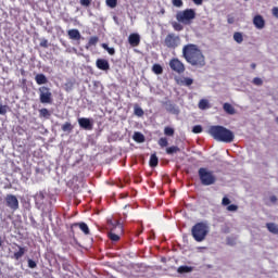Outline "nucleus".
I'll list each match as a JSON object with an SVG mask.
<instances>
[{"label":"nucleus","mask_w":278,"mask_h":278,"mask_svg":"<svg viewBox=\"0 0 278 278\" xmlns=\"http://www.w3.org/2000/svg\"><path fill=\"white\" fill-rule=\"evenodd\" d=\"M182 58L186 62L195 68H203L205 66V55L199 49V46L189 43L182 48Z\"/></svg>","instance_id":"obj_1"},{"label":"nucleus","mask_w":278,"mask_h":278,"mask_svg":"<svg viewBox=\"0 0 278 278\" xmlns=\"http://www.w3.org/2000/svg\"><path fill=\"white\" fill-rule=\"evenodd\" d=\"M208 132L214 138V140H217V142H226L227 144L233 142L236 138L233 131L225 128L224 126H211Z\"/></svg>","instance_id":"obj_2"},{"label":"nucleus","mask_w":278,"mask_h":278,"mask_svg":"<svg viewBox=\"0 0 278 278\" xmlns=\"http://www.w3.org/2000/svg\"><path fill=\"white\" fill-rule=\"evenodd\" d=\"M207 233H210V228L205 223H197L191 228V236L193 237V240H195V242H203V240L207 238Z\"/></svg>","instance_id":"obj_3"},{"label":"nucleus","mask_w":278,"mask_h":278,"mask_svg":"<svg viewBox=\"0 0 278 278\" xmlns=\"http://www.w3.org/2000/svg\"><path fill=\"white\" fill-rule=\"evenodd\" d=\"M108 225L111 229L109 238L112 242H118L121 240V233H123V225L118 219H108Z\"/></svg>","instance_id":"obj_4"},{"label":"nucleus","mask_w":278,"mask_h":278,"mask_svg":"<svg viewBox=\"0 0 278 278\" xmlns=\"http://www.w3.org/2000/svg\"><path fill=\"white\" fill-rule=\"evenodd\" d=\"M195 18L197 11H194V9H186L184 11H179L176 14V20L182 25H192V21H194Z\"/></svg>","instance_id":"obj_5"},{"label":"nucleus","mask_w":278,"mask_h":278,"mask_svg":"<svg viewBox=\"0 0 278 278\" xmlns=\"http://www.w3.org/2000/svg\"><path fill=\"white\" fill-rule=\"evenodd\" d=\"M198 175L202 186H214V184H216V176H214V173L207 170L205 167H201L198 170Z\"/></svg>","instance_id":"obj_6"},{"label":"nucleus","mask_w":278,"mask_h":278,"mask_svg":"<svg viewBox=\"0 0 278 278\" xmlns=\"http://www.w3.org/2000/svg\"><path fill=\"white\" fill-rule=\"evenodd\" d=\"M39 101L43 104L53 103V93H51V89L49 87H40L39 88Z\"/></svg>","instance_id":"obj_7"},{"label":"nucleus","mask_w":278,"mask_h":278,"mask_svg":"<svg viewBox=\"0 0 278 278\" xmlns=\"http://www.w3.org/2000/svg\"><path fill=\"white\" fill-rule=\"evenodd\" d=\"M11 249L13 251L11 254V260H14L15 262H20V260L25 256V253H27V248L22 247L18 243H13Z\"/></svg>","instance_id":"obj_8"},{"label":"nucleus","mask_w":278,"mask_h":278,"mask_svg":"<svg viewBox=\"0 0 278 278\" xmlns=\"http://www.w3.org/2000/svg\"><path fill=\"white\" fill-rule=\"evenodd\" d=\"M169 68L178 75H182V73H186V65L177 58H173L169 61Z\"/></svg>","instance_id":"obj_9"},{"label":"nucleus","mask_w":278,"mask_h":278,"mask_svg":"<svg viewBox=\"0 0 278 278\" xmlns=\"http://www.w3.org/2000/svg\"><path fill=\"white\" fill-rule=\"evenodd\" d=\"M180 42L181 39L179 38V36H176L175 34H168L164 40V45L165 47H167V49H177Z\"/></svg>","instance_id":"obj_10"},{"label":"nucleus","mask_w":278,"mask_h":278,"mask_svg":"<svg viewBox=\"0 0 278 278\" xmlns=\"http://www.w3.org/2000/svg\"><path fill=\"white\" fill-rule=\"evenodd\" d=\"M4 201H5L7 207H9L10 211L16 212V210H18L20 203H18V198H16V195L12 193L7 194L4 198Z\"/></svg>","instance_id":"obj_11"},{"label":"nucleus","mask_w":278,"mask_h":278,"mask_svg":"<svg viewBox=\"0 0 278 278\" xmlns=\"http://www.w3.org/2000/svg\"><path fill=\"white\" fill-rule=\"evenodd\" d=\"M79 227V229L85 233V236H90V228L88 227V224L80 222V223H74L71 225V231L72 233H75V228Z\"/></svg>","instance_id":"obj_12"},{"label":"nucleus","mask_w":278,"mask_h":278,"mask_svg":"<svg viewBox=\"0 0 278 278\" xmlns=\"http://www.w3.org/2000/svg\"><path fill=\"white\" fill-rule=\"evenodd\" d=\"M78 125L81 127V129H86L87 131H92V121L88 117H80L78 118Z\"/></svg>","instance_id":"obj_13"},{"label":"nucleus","mask_w":278,"mask_h":278,"mask_svg":"<svg viewBox=\"0 0 278 278\" xmlns=\"http://www.w3.org/2000/svg\"><path fill=\"white\" fill-rule=\"evenodd\" d=\"M253 25L256 29H264V27H266V21L262 15H255L253 18Z\"/></svg>","instance_id":"obj_14"},{"label":"nucleus","mask_w":278,"mask_h":278,"mask_svg":"<svg viewBox=\"0 0 278 278\" xmlns=\"http://www.w3.org/2000/svg\"><path fill=\"white\" fill-rule=\"evenodd\" d=\"M128 42L130 47H139L140 46V35L138 33H132L128 36Z\"/></svg>","instance_id":"obj_15"},{"label":"nucleus","mask_w":278,"mask_h":278,"mask_svg":"<svg viewBox=\"0 0 278 278\" xmlns=\"http://www.w3.org/2000/svg\"><path fill=\"white\" fill-rule=\"evenodd\" d=\"M96 66L99 71H110V62L105 59H98L96 61Z\"/></svg>","instance_id":"obj_16"},{"label":"nucleus","mask_w":278,"mask_h":278,"mask_svg":"<svg viewBox=\"0 0 278 278\" xmlns=\"http://www.w3.org/2000/svg\"><path fill=\"white\" fill-rule=\"evenodd\" d=\"M165 110L169 112V114H179V108L172 102H165Z\"/></svg>","instance_id":"obj_17"},{"label":"nucleus","mask_w":278,"mask_h":278,"mask_svg":"<svg viewBox=\"0 0 278 278\" xmlns=\"http://www.w3.org/2000/svg\"><path fill=\"white\" fill-rule=\"evenodd\" d=\"M67 36L71 40H81V34L79 33L78 29H70L67 31Z\"/></svg>","instance_id":"obj_18"},{"label":"nucleus","mask_w":278,"mask_h":278,"mask_svg":"<svg viewBox=\"0 0 278 278\" xmlns=\"http://www.w3.org/2000/svg\"><path fill=\"white\" fill-rule=\"evenodd\" d=\"M35 81L38 86H42L45 84H48L49 79H47V76L45 74H37L35 76Z\"/></svg>","instance_id":"obj_19"},{"label":"nucleus","mask_w":278,"mask_h":278,"mask_svg":"<svg viewBox=\"0 0 278 278\" xmlns=\"http://www.w3.org/2000/svg\"><path fill=\"white\" fill-rule=\"evenodd\" d=\"M266 227L269 233H274V236H278V225L275 223H267Z\"/></svg>","instance_id":"obj_20"},{"label":"nucleus","mask_w":278,"mask_h":278,"mask_svg":"<svg viewBox=\"0 0 278 278\" xmlns=\"http://www.w3.org/2000/svg\"><path fill=\"white\" fill-rule=\"evenodd\" d=\"M192 270H194V267L184 265L178 267L177 273H179V275H185L186 273H192Z\"/></svg>","instance_id":"obj_21"},{"label":"nucleus","mask_w":278,"mask_h":278,"mask_svg":"<svg viewBox=\"0 0 278 278\" xmlns=\"http://www.w3.org/2000/svg\"><path fill=\"white\" fill-rule=\"evenodd\" d=\"M223 109L226 112V114H230L231 116L236 114V109L233 108V105L229 104L228 102L224 103Z\"/></svg>","instance_id":"obj_22"},{"label":"nucleus","mask_w":278,"mask_h":278,"mask_svg":"<svg viewBox=\"0 0 278 278\" xmlns=\"http://www.w3.org/2000/svg\"><path fill=\"white\" fill-rule=\"evenodd\" d=\"M132 139L135 142L142 143L144 142V135L140 131H136L132 136Z\"/></svg>","instance_id":"obj_23"},{"label":"nucleus","mask_w":278,"mask_h":278,"mask_svg":"<svg viewBox=\"0 0 278 278\" xmlns=\"http://www.w3.org/2000/svg\"><path fill=\"white\" fill-rule=\"evenodd\" d=\"M149 164L151 168H155V166L160 164V159H157V154H151Z\"/></svg>","instance_id":"obj_24"},{"label":"nucleus","mask_w":278,"mask_h":278,"mask_svg":"<svg viewBox=\"0 0 278 278\" xmlns=\"http://www.w3.org/2000/svg\"><path fill=\"white\" fill-rule=\"evenodd\" d=\"M233 40H235V42H237L238 45H242V42H244V36H242V33L236 31V33L233 34Z\"/></svg>","instance_id":"obj_25"},{"label":"nucleus","mask_w":278,"mask_h":278,"mask_svg":"<svg viewBox=\"0 0 278 278\" xmlns=\"http://www.w3.org/2000/svg\"><path fill=\"white\" fill-rule=\"evenodd\" d=\"M98 42H99V37L97 36L90 37L88 43L86 45V49H88L89 47H97Z\"/></svg>","instance_id":"obj_26"},{"label":"nucleus","mask_w":278,"mask_h":278,"mask_svg":"<svg viewBox=\"0 0 278 278\" xmlns=\"http://www.w3.org/2000/svg\"><path fill=\"white\" fill-rule=\"evenodd\" d=\"M179 151H181V149H179V147L177 146H172L169 148H166L167 155H175V153H179Z\"/></svg>","instance_id":"obj_27"},{"label":"nucleus","mask_w":278,"mask_h":278,"mask_svg":"<svg viewBox=\"0 0 278 278\" xmlns=\"http://www.w3.org/2000/svg\"><path fill=\"white\" fill-rule=\"evenodd\" d=\"M194 84V79L190 77H184L180 79V85L181 86H192Z\"/></svg>","instance_id":"obj_28"},{"label":"nucleus","mask_w":278,"mask_h":278,"mask_svg":"<svg viewBox=\"0 0 278 278\" xmlns=\"http://www.w3.org/2000/svg\"><path fill=\"white\" fill-rule=\"evenodd\" d=\"M198 108L200 110H208L210 108V101H207L206 99H202L200 100L199 104H198Z\"/></svg>","instance_id":"obj_29"},{"label":"nucleus","mask_w":278,"mask_h":278,"mask_svg":"<svg viewBox=\"0 0 278 278\" xmlns=\"http://www.w3.org/2000/svg\"><path fill=\"white\" fill-rule=\"evenodd\" d=\"M152 72L155 74V75H162L164 73V68L162 67V65L160 64H154L152 66Z\"/></svg>","instance_id":"obj_30"},{"label":"nucleus","mask_w":278,"mask_h":278,"mask_svg":"<svg viewBox=\"0 0 278 278\" xmlns=\"http://www.w3.org/2000/svg\"><path fill=\"white\" fill-rule=\"evenodd\" d=\"M51 112H49L47 109H40L39 110V118H50Z\"/></svg>","instance_id":"obj_31"},{"label":"nucleus","mask_w":278,"mask_h":278,"mask_svg":"<svg viewBox=\"0 0 278 278\" xmlns=\"http://www.w3.org/2000/svg\"><path fill=\"white\" fill-rule=\"evenodd\" d=\"M61 129L62 131H67L68 134H71V131H73V124L66 122L61 126Z\"/></svg>","instance_id":"obj_32"},{"label":"nucleus","mask_w":278,"mask_h":278,"mask_svg":"<svg viewBox=\"0 0 278 278\" xmlns=\"http://www.w3.org/2000/svg\"><path fill=\"white\" fill-rule=\"evenodd\" d=\"M157 144L161 149H164V147H168V139L166 137H162L159 139Z\"/></svg>","instance_id":"obj_33"},{"label":"nucleus","mask_w":278,"mask_h":278,"mask_svg":"<svg viewBox=\"0 0 278 278\" xmlns=\"http://www.w3.org/2000/svg\"><path fill=\"white\" fill-rule=\"evenodd\" d=\"M102 48L108 51L109 55H114L116 53V50L108 46V43H102Z\"/></svg>","instance_id":"obj_34"},{"label":"nucleus","mask_w":278,"mask_h":278,"mask_svg":"<svg viewBox=\"0 0 278 278\" xmlns=\"http://www.w3.org/2000/svg\"><path fill=\"white\" fill-rule=\"evenodd\" d=\"M164 135L165 136H175V129L167 126V127L164 128Z\"/></svg>","instance_id":"obj_35"},{"label":"nucleus","mask_w":278,"mask_h":278,"mask_svg":"<svg viewBox=\"0 0 278 278\" xmlns=\"http://www.w3.org/2000/svg\"><path fill=\"white\" fill-rule=\"evenodd\" d=\"M43 201H45V192L40 191L36 195V203L38 205V203H42Z\"/></svg>","instance_id":"obj_36"},{"label":"nucleus","mask_w":278,"mask_h":278,"mask_svg":"<svg viewBox=\"0 0 278 278\" xmlns=\"http://www.w3.org/2000/svg\"><path fill=\"white\" fill-rule=\"evenodd\" d=\"M134 112H135L136 116H144V111L142 110V108H140L138 105L135 106Z\"/></svg>","instance_id":"obj_37"},{"label":"nucleus","mask_w":278,"mask_h":278,"mask_svg":"<svg viewBox=\"0 0 278 278\" xmlns=\"http://www.w3.org/2000/svg\"><path fill=\"white\" fill-rule=\"evenodd\" d=\"M252 84H254V86H263L264 80H262V78H260V77H255V78H253Z\"/></svg>","instance_id":"obj_38"},{"label":"nucleus","mask_w":278,"mask_h":278,"mask_svg":"<svg viewBox=\"0 0 278 278\" xmlns=\"http://www.w3.org/2000/svg\"><path fill=\"white\" fill-rule=\"evenodd\" d=\"M39 47H42L43 49H49V40L47 39H41Z\"/></svg>","instance_id":"obj_39"},{"label":"nucleus","mask_w":278,"mask_h":278,"mask_svg":"<svg viewBox=\"0 0 278 278\" xmlns=\"http://www.w3.org/2000/svg\"><path fill=\"white\" fill-rule=\"evenodd\" d=\"M193 134H201L203 131V127L201 125H195L192 128Z\"/></svg>","instance_id":"obj_40"},{"label":"nucleus","mask_w":278,"mask_h":278,"mask_svg":"<svg viewBox=\"0 0 278 278\" xmlns=\"http://www.w3.org/2000/svg\"><path fill=\"white\" fill-rule=\"evenodd\" d=\"M118 3V0H106V5H109V8H115Z\"/></svg>","instance_id":"obj_41"},{"label":"nucleus","mask_w":278,"mask_h":278,"mask_svg":"<svg viewBox=\"0 0 278 278\" xmlns=\"http://www.w3.org/2000/svg\"><path fill=\"white\" fill-rule=\"evenodd\" d=\"M172 3L175 5V8H181L184 5L182 0H172Z\"/></svg>","instance_id":"obj_42"},{"label":"nucleus","mask_w":278,"mask_h":278,"mask_svg":"<svg viewBox=\"0 0 278 278\" xmlns=\"http://www.w3.org/2000/svg\"><path fill=\"white\" fill-rule=\"evenodd\" d=\"M228 212H238V205L236 204H230L227 206Z\"/></svg>","instance_id":"obj_43"},{"label":"nucleus","mask_w":278,"mask_h":278,"mask_svg":"<svg viewBox=\"0 0 278 278\" xmlns=\"http://www.w3.org/2000/svg\"><path fill=\"white\" fill-rule=\"evenodd\" d=\"M231 203V200H229V198L227 197H224L223 200H222V205L227 206V205H230Z\"/></svg>","instance_id":"obj_44"},{"label":"nucleus","mask_w":278,"mask_h":278,"mask_svg":"<svg viewBox=\"0 0 278 278\" xmlns=\"http://www.w3.org/2000/svg\"><path fill=\"white\" fill-rule=\"evenodd\" d=\"M91 3L92 0H80V5H84L85 8H89Z\"/></svg>","instance_id":"obj_45"},{"label":"nucleus","mask_w":278,"mask_h":278,"mask_svg":"<svg viewBox=\"0 0 278 278\" xmlns=\"http://www.w3.org/2000/svg\"><path fill=\"white\" fill-rule=\"evenodd\" d=\"M227 23L229 25H233V23H236V18L233 16H231V15H228L227 16Z\"/></svg>","instance_id":"obj_46"},{"label":"nucleus","mask_w":278,"mask_h":278,"mask_svg":"<svg viewBox=\"0 0 278 278\" xmlns=\"http://www.w3.org/2000/svg\"><path fill=\"white\" fill-rule=\"evenodd\" d=\"M36 266H38V264H36L34 260L29 258L28 260V267L29 268H36Z\"/></svg>","instance_id":"obj_47"},{"label":"nucleus","mask_w":278,"mask_h":278,"mask_svg":"<svg viewBox=\"0 0 278 278\" xmlns=\"http://www.w3.org/2000/svg\"><path fill=\"white\" fill-rule=\"evenodd\" d=\"M271 14H273V16H275L276 18H278V8H277V7H274V8L271 9Z\"/></svg>","instance_id":"obj_48"},{"label":"nucleus","mask_w":278,"mask_h":278,"mask_svg":"<svg viewBox=\"0 0 278 278\" xmlns=\"http://www.w3.org/2000/svg\"><path fill=\"white\" fill-rule=\"evenodd\" d=\"M0 114H1V115L8 114V110L5 109V106L0 105Z\"/></svg>","instance_id":"obj_49"},{"label":"nucleus","mask_w":278,"mask_h":278,"mask_svg":"<svg viewBox=\"0 0 278 278\" xmlns=\"http://www.w3.org/2000/svg\"><path fill=\"white\" fill-rule=\"evenodd\" d=\"M195 5H203V0H192Z\"/></svg>","instance_id":"obj_50"},{"label":"nucleus","mask_w":278,"mask_h":278,"mask_svg":"<svg viewBox=\"0 0 278 278\" xmlns=\"http://www.w3.org/2000/svg\"><path fill=\"white\" fill-rule=\"evenodd\" d=\"M174 29H176V31H181L182 27H181V25L176 24V25H174Z\"/></svg>","instance_id":"obj_51"},{"label":"nucleus","mask_w":278,"mask_h":278,"mask_svg":"<svg viewBox=\"0 0 278 278\" xmlns=\"http://www.w3.org/2000/svg\"><path fill=\"white\" fill-rule=\"evenodd\" d=\"M269 201H270L271 203H277V198H276L275 195H271V197L269 198Z\"/></svg>","instance_id":"obj_52"},{"label":"nucleus","mask_w":278,"mask_h":278,"mask_svg":"<svg viewBox=\"0 0 278 278\" xmlns=\"http://www.w3.org/2000/svg\"><path fill=\"white\" fill-rule=\"evenodd\" d=\"M250 66H251V68H252L253 71H255V68H257V64H255V63H252Z\"/></svg>","instance_id":"obj_53"},{"label":"nucleus","mask_w":278,"mask_h":278,"mask_svg":"<svg viewBox=\"0 0 278 278\" xmlns=\"http://www.w3.org/2000/svg\"><path fill=\"white\" fill-rule=\"evenodd\" d=\"M0 247H3V238L0 237Z\"/></svg>","instance_id":"obj_54"},{"label":"nucleus","mask_w":278,"mask_h":278,"mask_svg":"<svg viewBox=\"0 0 278 278\" xmlns=\"http://www.w3.org/2000/svg\"><path fill=\"white\" fill-rule=\"evenodd\" d=\"M39 210H45V208H42V204L39 205Z\"/></svg>","instance_id":"obj_55"},{"label":"nucleus","mask_w":278,"mask_h":278,"mask_svg":"<svg viewBox=\"0 0 278 278\" xmlns=\"http://www.w3.org/2000/svg\"><path fill=\"white\" fill-rule=\"evenodd\" d=\"M276 123L278 124V117H276Z\"/></svg>","instance_id":"obj_56"}]
</instances>
